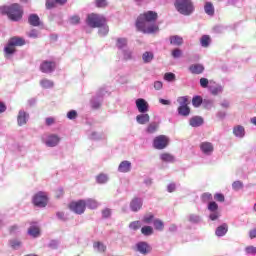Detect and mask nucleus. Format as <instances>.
<instances>
[{"mask_svg": "<svg viewBox=\"0 0 256 256\" xmlns=\"http://www.w3.org/2000/svg\"><path fill=\"white\" fill-rule=\"evenodd\" d=\"M177 103H179L180 107H186L189 105V97L187 96L178 97Z\"/></svg>", "mask_w": 256, "mask_h": 256, "instance_id": "obj_42", "label": "nucleus"}, {"mask_svg": "<svg viewBox=\"0 0 256 256\" xmlns=\"http://www.w3.org/2000/svg\"><path fill=\"white\" fill-rule=\"evenodd\" d=\"M155 55L153 54V52H144L142 55V61H144V63H151V61H153Z\"/></svg>", "mask_w": 256, "mask_h": 256, "instance_id": "obj_36", "label": "nucleus"}, {"mask_svg": "<svg viewBox=\"0 0 256 256\" xmlns=\"http://www.w3.org/2000/svg\"><path fill=\"white\" fill-rule=\"evenodd\" d=\"M141 207H143V199L142 198H134L130 202V209L133 213H137V211H141Z\"/></svg>", "mask_w": 256, "mask_h": 256, "instance_id": "obj_15", "label": "nucleus"}, {"mask_svg": "<svg viewBox=\"0 0 256 256\" xmlns=\"http://www.w3.org/2000/svg\"><path fill=\"white\" fill-rule=\"evenodd\" d=\"M193 107H201L203 105V98L201 96H194L192 98Z\"/></svg>", "mask_w": 256, "mask_h": 256, "instance_id": "obj_46", "label": "nucleus"}, {"mask_svg": "<svg viewBox=\"0 0 256 256\" xmlns=\"http://www.w3.org/2000/svg\"><path fill=\"white\" fill-rule=\"evenodd\" d=\"M2 15H8L11 21H20L23 18V8L19 4H12L10 6L0 7Z\"/></svg>", "mask_w": 256, "mask_h": 256, "instance_id": "obj_2", "label": "nucleus"}, {"mask_svg": "<svg viewBox=\"0 0 256 256\" xmlns=\"http://www.w3.org/2000/svg\"><path fill=\"white\" fill-rule=\"evenodd\" d=\"M246 255H256V247L255 246H248L245 248Z\"/></svg>", "mask_w": 256, "mask_h": 256, "instance_id": "obj_55", "label": "nucleus"}, {"mask_svg": "<svg viewBox=\"0 0 256 256\" xmlns=\"http://www.w3.org/2000/svg\"><path fill=\"white\" fill-rule=\"evenodd\" d=\"M56 67H57V64H55V62L45 60L40 64V71L42 73H53Z\"/></svg>", "mask_w": 256, "mask_h": 256, "instance_id": "obj_12", "label": "nucleus"}, {"mask_svg": "<svg viewBox=\"0 0 256 256\" xmlns=\"http://www.w3.org/2000/svg\"><path fill=\"white\" fill-rule=\"evenodd\" d=\"M136 251L141 253V255H149L151 253V246L145 241H140L136 243Z\"/></svg>", "mask_w": 256, "mask_h": 256, "instance_id": "obj_13", "label": "nucleus"}, {"mask_svg": "<svg viewBox=\"0 0 256 256\" xmlns=\"http://www.w3.org/2000/svg\"><path fill=\"white\" fill-rule=\"evenodd\" d=\"M111 213H112L111 209L105 208L104 210H102V217L104 219H108V217H111Z\"/></svg>", "mask_w": 256, "mask_h": 256, "instance_id": "obj_59", "label": "nucleus"}, {"mask_svg": "<svg viewBox=\"0 0 256 256\" xmlns=\"http://www.w3.org/2000/svg\"><path fill=\"white\" fill-rule=\"evenodd\" d=\"M201 47H209L211 45V37L209 35H203L200 38Z\"/></svg>", "mask_w": 256, "mask_h": 256, "instance_id": "obj_37", "label": "nucleus"}, {"mask_svg": "<svg viewBox=\"0 0 256 256\" xmlns=\"http://www.w3.org/2000/svg\"><path fill=\"white\" fill-rule=\"evenodd\" d=\"M169 41L171 45H174L175 47H181L183 44V37L179 35L170 36Z\"/></svg>", "mask_w": 256, "mask_h": 256, "instance_id": "obj_24", "label": "nucleus"}, {"mask_svg": "<svg viewBox=\"0 0 256 256\" xmlns=\"http://www.w3.org/2000/svg\"><path fill=\"white\" fill-rule=\"evenodd\" d=\"M17 121L19 127H23V125H27L29 121V114L25 112V110H20L17 116Z\"/></svg>", "mask_w": 256, "mask_h": 256, "instance_id": "obj_16", "label": "nucleus"}, {"mask_svg": "<svg viewBox=\"0 0 256 256\" xmlns=\"http://www.w3.org/2000/svg\"><path fill=\"white\" fill-rule=\"evenodd\" d=\"M159 15L155 11H146L140 14L136 20V27L138 31L151 35L159 31V25H157V19Z\"/></svg>", "mask_w": 256, "mask_h": 256, "instance_id": "obj_1", "label": "nucleus"}, {"mask_svg": "<svg viewBox=\"0 0 256 256\" xmlns=\"http://www.w3.org/2000/svg\"><path fill=\"white\" fill-rule=\"evenodd\" d=\"M136 107L139 113H147L149 111V103L143 98H138L136 100Z\"/></svg>", "mask_w": 256, "mask_h": 256, "instance_id": "obj_14", "label": "nucleus"}, {"mask_svg": "<svg viewBox=\"0 0 256 256\" xmlns=\"http://www.w3.org/2000/svg\"><path fill=\"white\" fill-rule=\"evenodd\" d=\"M141 233L145 237H149V236L153 235V227H151V226H143L141 228Z\"/></svg>", "mask_w": 256, "mask_h": 256, "instance_id": "obj_41", "label": "nucleus"}, {"mask_svg": "<svg viewBox=\"0 0 256 256\" xmlns=\"http://www.w3.org/2000/svg\"><path fill=\"white\" fill-rule=\"evenodd\" d=\"M107 181H109V177L107 176V174H99L96 177V182L99 183L100 185L107 183Z\"/></svg>", "mask_w": 256, "mask_h": 256, "instance_id": "obj_44", "label": "nucleus"}, {"mask_svg": "<svg viewBox=\"0 0 256 256\" xmlns=\"http://www.w3.org/2000/svg\"><path fill=\"white\" fill-rule=\"evenodd\" d=\"M154 219H155V215L148 213L143 216L142 222H144L146 225H151V223L155 221Z\"/></svg>", "mask_w": 256, "mask_h": 256, "instance_id": "obj_38", "label": "nucleus"}, {"mask_svg": "<svg viewBox=\"0 0 256 256\" xmlns=\"http://www.w3.org/2000/svg\"><path fill=\"white\" fill-rule=\"evenodd\" d=\"M204 11L207 15H210V16L215 15V7H213V3L206 2L204 6Z\"/></svg>", "mask_w": 256, "mask_h": 256, "instance_id": "obj_34", "label": "nucleus"}, {"mask_svg": "<svg viewBox=\"0 0 256 256\" xmlns=\"http://www.w3.org/2000/svg\"><path fill=\"white\" fill-rule=\"evenodd\" d=\"M208 211L210 213H214V212L219 211V205L217 204V202H215V201L209 202L208 203Z\"/></svg>", "mask_w": 256, "mask_h": 256, "instance_id": "obj_47", "label": "nucleus"}, {"mask_svg": "<svg viewBox=\"0 0 256 256\" xmlns=\"http://www.w3.org/2000/svg\"><path fill=\"white\" fill-rule=\"evenodd\" d=\"M174 7L184 17H189V15H193L195 12V5L191 0H175Z\"/></svg>", "mask_w": 256, "mask_h": 256, "instance_id": "obj_3", "label": "nucleus"}, {"mask_svg": "<svg viewBox=\"0 0 256 256\" xmlns=\"http://www.w3.org/2000/svg\"><path fill=\"white\" fill-rule=\"evenodd\" d=\"M127 43H128L127 38H117L116 39V47L120 51L125 50V48L127 47Z\"/></svg>", "mask_w": 256, "mask_h": 256, "instance_id": "obj_30", "label": "nucleus"}, {"mask_svg": "<svg viewBox=\"0 0 256 256\" xmlns=\"http://www.w3.org/2000/svg\"><path fill=\"white\" fill-rule=\"evenodd\" d=\"M200 151L206 157H211V155H213V151H215V146L211 142H201Z\"/></svg>", "mask_w": 256, "mask_h": 256, "instance_id": "obj_10", "label": "nucleus"}, {"mask_svg": "<svg viewBox=\"0 0 256 256\" xmlns=\"http://www.w3.org/2000/svg\"><path fill=\"white\" fill-rule=\"evenodd\" d=\"M70 210L76 213V215H83L85 213V200H78L76 202H72L69 205Z\"/></svg>", "mask_w": 256, "mask_h": 256, "instance_id": "obj_9", "label": "nucleus"}, {"mask_svg": "<svg viewBox=\"0 0 256 256\" xmlns=\"http://www.w3.org/2000/svg\"><path fill=\"white\" fill-rule=\"evenodd\" d=\"M93 248L95 251H98V253H105V251H107V246L102 242H94Z\"/></svg>", "mask_w": 256, "mask_h": 256, "instance_id": "obj_35", "label": "nucleus"}, {"mask_svg": "<svg viewBox=\"0 0 256 256\" xmlns=\"http://www.w3.org/2000/svg\"><path fill=\"white\" fill-rule=\"evenodd\" d=\"M28 235H30L31 237H34V238L39 237V235H41L39 226H37V225L30 226V228L28 229Z\"/></svg>", "mask_w": 256, "mask_h": 256, "instance_id": "obj_29", "label": "nucleus"}, {"mask_svg": "<svg viewBox=\"0 0 256 256\" xmlns=\"http://www.w3.org/2000/svg\"><path fill=\"white\" fill-rule=\"evenodd\" d=\"M86 23L88 27H92V29H97V27L105 25V23H107V19L104 18L103 15L92 13L87 16Z\"/></svg>", "mask_w": 256, "mask_h": 256, "instance_id": "obj_5", "label": "nucleus"}, {"mask_svg": "<svg viewBox=\"0 0 256 256\" xmlns=\"http://www.w3.org/2000/svg\"><path fill=\"white\" fill-rule=\"evenodd\" d=\"M188 69L192 75H201L205 71V66L203 64H192Z\"/></svg>", "mask_w": 256, "mask_h": 256, "instance_id": "obj_17", "label": "nucleus"}, {"mask_svg": "<svg viewBox=\"0 0 256 256\" xmlns=\"http://www.w3.org/2000/svg\"><path fill=\"white\" fill-rule=\"evenodd\" d=\"M202 105L204 109H211L213 107V100L212 99H202Z\"/></svg>", "mask_w": 256, "mask_h": 256, "instance_id": "obj_50", "label": "nucleus"}, {"mask_svg": "<svg viewBox=\"0 0 256 256\" xmlns=\"http://www.w3.org/2000/svg\"><path fill=\"white\" fill-rule=\"evenodd\" d=\"M153 225L157 231H163V227H164L163 221L156 219L153 221Z\"/></svg>", "mask_w": 256, "mask_h": 256, "instance_id": "obj_49", "label": "nucleus"}, {"mask_svg": "<svg viewBox=\"0 0 256 256\" xmlns=\"http://www.w3.org/2000/svg\"><path fill=\"white\" fill-rule=\"evenodd\" d=\"M157 131H159V123L157 122H151L146 127V133H148V135H153L157 133Z\"/></svg>", "mask_w": 256, "mask_h": 256, "instance_id": "obj_23", "label": "nucleus"}, {"mask_svg": "<svg viewBox=\"0 0 256 256\" xmlns=\"http://www.w3.org/2000/svg\"><path fill=\"white\" fill-rule=\"evenodd\" d=\"M160 159L164 163H175V156L169 153H162L160 154Z\"/></svg>", "mask_w": 256, "mask_h": 256, "instance_id": "obj_28", "label": "nucleus"}, {"mask_svg": "<svg viewBox=\"0 0 256 256\" xmlns=\"http://www.w3.org/2000/svg\"><path fill=\"white\" fill-rule=\"evenodd\" d=\"M84 203H85V208H88V209H97V207H99V202H97V200L93 198H88L84 200Z\"/></svg>", "mask_w": 256, "mask_h": 256, "instance_id": "obj_26", "label": "nucleus"}, {"mask_svg": "<svg viewBox=\"0 0 256 256\" xmlns=\"http://www.w3.org/2000/svg\"><path fill=\"white\" fill-rule=\"evenodd\" d=\"M141 227V221H133L129 224V229L132 231H137Z\"/></svg>", "mask_w": 256, "mask_h": 256, "instance_id": "obj_52", "label": "nucleus"}, {"mask_svg": "<svg viewBox=\"0 0 256 256\" xmlns=\"http://www.w3.org/2000/svg\"><path fill=\"white\" fill-rule=\"evenodd\" d=\"M98 29V35L100 37H105L109 35V26H107V23L103 24L102 26H99Z\"/></svg>", "mask_w": 256, "mask_h": 256, "instance_id": "obj_33", "label": "nucleus"}, {"mask_svg": "<svg viewBox=\"0 0 256 256\" xmlns=\"http://www.w3.org/2000/svg\"><path fill=\"white\" fill-rule=\"evenodd\" d=\"M10 247H12V249H20L22 243L20 240L18 239H12L9 241Z\"/></svg>", "mask_w": 256, "mask_h": 256, "instance_id": "obj_48", "label": "nucleus"}, {"mask_svg": "<svg viewBox=\"0 0 256 256\" xmlns=\"http://www.w3.org/2000/svg\"><path fill=\"white\" fill-rule=\"evenodd\" d=\"M190 127H201L203 125V118L201 116H193L189 120Z\"/></svg>", "mask_w": 256, "mask_h": 256, "instance_id": "obj_22", "label": "nucleus"}, {"mask_svg": "<svg viewBox=\"0 0 256 256\" xmlns=\"http://www.w3.org/2000/svg\"><path fill=\"white\" fill-rule=\"evenodd\" d=\"M42 142L46 147H57L61 143V137L57 134H47L42 136Z\"/></svg>", "mask_w": 256, "mask_h": 256, "instance_id": "obj_6", "label": "nucleus"}, {"mask_svg": "<svg viewBox=\"0 0 256 256\" xmlns=\"http://www.w3.org/2000/svg\"><path fill=\"white\" fill-rule=\"evenodd\" d=\"M131 162L124 160L122 161L118 166V172L119 173H129L131 171Z\"/></svg>", "mask_w": 256, "mask_h": 256, "instance_id": "obj_18", "label": "nucleus"}, {"mask_svg": "<svg viewBox=\"0 0 256 256\" xmlns=\"http://www.w3.org/2000/svg\"><path fill=\"white\" fill-rule=\"evenodd\" d=\"M243 187H245V185L243 184V182L241 180H236L232 183L233 191H241V189H243Z\"/></svg>", "mask_w": 256, "mask_h": 256, "instance_id": "obj_43", "label": "nucleus"}, {"mask_svg": "<svg viewBox=\"0 0 256 256\" xmlns=\"http://www.w3.org/2000/svg\"><path fill=\"white\" fill-rule=\"evenodd\" d=\"M233 135L238 139H243L245 137V127L237 125L233 128Z\"/></svg>", "mask_w": 256, "mask_h": 256, "instance_id": "obj_20", "label": "nucleus"}, {"mask_svg": "<svg viewBox=\"0 0 256 256\" xmlns=\"http://www.w3.org/2000/svg\"><path fill=\"white\" fill-rule=\"evenodd\" d=\"M214 199L215 201H219V203H223L225 201V196L221 193H216Z\"/></svg>", "mask_w": 256, "mask_h": 256, "instance_id": "obj_61", "label": "nucleus"}, {"mask_svg": "<svg viewBox=\"0 0 256 256\" xmlns=\"http://www.w3.org/2000/svg\"><path fill=\"white\" fill-rule=\"evenodd\" d=\"M67 117H68V119H70V121H73L74 119H77V111H75V110H70V111L67 113Z\"/></svg>", "mask_w": 256, "mask_h": 256, "instance_id": "obj_58", "label": "nucleus"}, {"mask_svg": "<svg viewBox=\"0 0 256 256\" xmlns=\"http://www.w3.org/2000/svg\"><path fill=\"white\" fill-rule=\"evenodd\" d=\"M171 55H172L173 59H179V57H181V55H183V52L181 51V49L175 48L174 50H172Z\"/></svg>", "mask_w": 256, "mask_h": 256, "instance_id": "obj_53", "label": "nucleus"}, {"mask_svg": "<svg viewBox=\"0 0 256 256\" xmlns=\"http://www.w3.org/2000/svg\"><path fill=\"white\" fill-rule=\"evenodd\" d=\"M164 79H165V81H168V82L175 81V74H173L171 72H167L164 75Z\"/></svg>", "mask_w": 256, "mask_h": 256, "instance_id": "obj_57", "label": "nucleus"}, {"mask_svg": "<svg viewBox=\"0 0 256 256\" xmlns=\"http://www.w3.org/2000/svg\"><path fill=\"white\" fill-rule=\"evenodd\" d=\"M23 45H25V39L21 37H12L5 46L4 53L5 55H13V53H15V47H23Z\"/></svg>", "mask_w": 256, "mask_h": 256, "instance_id": "obj_4", "label": "nucleus"}, {"mask_svg": "<svg viewBox=\"0 0 256 256\" xmlns=\"http://www.w3.org/2000/svg\"><path fill=\"white\" fill-rule=\"evenodd\" d=\"M208 89L212 95H219V93H223V86L219 84L210 85Z\"/></svg>", "mask_w": 256, "mask_h": 256, "instance_id": "obj_27", "label": "nucleus"}, {"mask_svg": "<svg viewBox=\"0 0 256 256\" xmlns=\"http://www.w3.org/2000/svg\"><path fill=\"white\" fill-rule=\"evenodd\" d=\"M191 113V109L189 106H179L178 107V114H180L182 117H189Z\"/></svg>", "mask_w": 256, "mask_h": 256, "instance_id": "obj_31", "label": "nucleus"}, {"mask_svg": "<svg viewBox=\"0 0 256 256\" xmlns=\"http://www.w3.org/2000/svg\"><path fill=\"white\" fill-rule=\"evenodd\" d=\"M53 85H54L53 81L47 78L40 80V86L42 89H51L53 88Z\"/></svg>", "mask_w": 256, "mask_h": 256, "instance_id": "obj_32", "label": "nucleus"}, {"mask_svg": "<svg viewBox=\"0 0 256 256\" xmlns=\"http://www.w3.org/2000/svg\"><path fill=\"white\" fill-rule=\"evenodd\" d=\"M28 23L32 25V27H39L41 25V19L37 14H30L28 17Z\"/></svg>", "mask_w": 256, "mask_h": 256, "instance_id": "obj_21", "label": "nucleus"}, {"mask_svg": "<svg viewBox=\"0 0 256 256\" xmlns=\"http://www.w3.org/2000/svg\"><path fill=\"white\" fill-rule=\"evenodd\" d=\"M227 231H229V227L227 224H222L216 228V235L217 237H225L227 235Z\"/></svg>", "mask_w": 256, "mask_h": 256, "instance_id": "obj_25", "label": "nucleus"}, {"mask_svg": "<svg viewBox=\"0 0 256 256\" xmlns=\"http://www.w3.org/2000/svg\"><path fill=\"white\" fill-rule=\"evenodd\" d=\"M48 247H50V249H57V247H59V241L51 240L48 244Z\"/></svg>", "mask_w": 256, "mask_h": 256, "instance_id": "obj_64", "label": "nucleus"}, {"mask_svg": "<svg viewBox=\"0 0 256 256\" xmlns=\"http://www.w3.org/2000/svg\"><path fill=\"white\" fill-rule=\"evenodd\" d=\"M188 221L190 223H193L194 225H197L198 223H201V216H199L197 214H190L188 216Z\"/></svg>", "mask_w": 256, "mask_h": 256, "instance_id": "obj_40", "label": "nucleus"}, {"mask_svg": "<svg viewBox=\"0 0 256 256\" xmlns=\"http://www.w3.org/2000/svg\"><path fill=\"white\" fill-rule=\"evenodd\" d=\"M122 54L125 61H131V59H133V51H131L130 49L122 50Z\"/></svg>", "mask_w": 256, "mask_h": 256, "instance_id": "obj_45", "label": "nucleus"}, {"mask_svg": "<svg viewBox=\"0 0 256 256\" xmlns=\"http://www.w3.org/2000/svg\"><path fill=\"white\" fill-rule=\"evenodd\" d=\"M105 93H107V91L100 90L98 94L91 99V106L93 109H99L101 107Z\"/></svg>", "mask_w": 256, "mask_h": 256, "instance_id": "obj_11", "label": "nucleus"}, {"mask_svg": "<svg viewBox=\"0 0 256 256\" xmlns=\"http://www.w3.org/2000/svg\"><path fill=\"white\" fill-rule=\"evenodd\" d=\"M219 217H221V213H219V211L210 212L209 214V218L211 219V221H217Z\"/></svg>", "mask_w": 256, "mask_h": 256, "instance_id": "obj_56", "label": "nucleus"}, {"mask_svg": "<svg viewBox=\"0 0 256 256\" xmlns=\"http://www.w3.org/2000/svg\"><path fill=\"white\" fill-rule=\"evenodd\" d=\"M96 7H107V0H95Z\"/></svg>", "mask_w": 256, "mask_h": 256, "instance_id": "obj_63", "label": "nucleus"}, {"mask_svg": "<svg viewBox=\"0 0 256 256\" xmlns=\"http://www.w3.org/2000/svg\"><path fill=\"white\" fill-rule=\"evenodd\" d=\"M168 145H169V137L165 135L156 136L153 140V147L154 149H158V151L166 149Z\"/></svg>", "mask_w": 256, "mask_h": 256, "instance_id": "obj_7", "label": "nucleus"}, {"mask_svg": "<svg viewBox=\"0 0 256 256\" xmlns=\"http://www.w3.org/2000/svg\"><path fill=\"white\" fill-rule=\"evenodd\" d=\"M79 21H81V18L77 15L70 17L71 25H78Z\"/></svg>", "mask_w": 256, "mask_h": 256, "instance_id": "obj_60", "label": "nucleus"}, {"mask_svg": "<svg viewBox=\"0 0 256 256\" xmlns=\"http://www.w3.org/2000/svg\"><path fill=\"white\" fill-rule=\"evenodd\" d=\"M32 201L35 207H40V208L47 207V202H48L47 193L46 192L36 193Z\"/></svg>", "mask_w": 256, "mask_h": 256, "instance_id": "obj_8", "label": "nucleus"}, {"mask_svg": "<svg viewBox=\"0 0 256 256\" xmlns=\"http://www.w3.org/2000/svg\"><path fill=\"white\" fill-rule=\"evenodd\" d=\"M11 235H17L21 231V226L14 224L9 229Z\"/></svg>", "mask_w": 256, "mask_h": 256, "instance_id": "obj_51", "label": "nucleus"}, {"mask_svg": "<svg viewBox=\"0 0 256 256\" xmlns=\"http://www.w3.org/2000/svg\"><path fill=\"white\" fill-rule=\"evenodd\" d=\"M201 199H202L203 203H207V202L211 201V199H213V195H211V193H209V192H206V193L202 194Z\"/></svg>", "mask_w": 256, "mask_h": 256, "instance_id": "obj_54", "label": "nucleus"}, {"mask_svg": "<svg viewBox=\"0 0 256 256\" xmlns=\"http://www.w3.org/2000/svg\"><path fill=\"white\" fill-rule=\"evenodd\" d=\"M149 121H151V117L149 116V114H147V112L141 113L136 116V122L139 125H147V123H149Z\"/></svg>", "mask_w": 256, "mask_h": 256, "instance_id": "obj_19", "label": "nucleus"}, {"mask_svg": "<svg viewBox=\"0 0 256 256\" xmlns=\"http://www.w3.org/2000/svg\"><path fill=\"white\" fill-rule=\"evenodd\" d=\"M55 5H57L56 0H47L46 1V8H48V9H53V7H55Z\"/></svg>", "mask_w": 256, "mask_h": 256, "instance_id": "obj_62", "label": "nucleus"}, {"mask_svg": "<svg viewBox=\"0 0 256 256\" xmlns=\"http://www.w3.org/2000/svg\"><path fill=\"white\" fill-rule=\"evenodd\" d=\"M89 138L92 139V141H101V139H105V134L98 133V132H91L89 135Z\"/></svg>", "mask_w": 256, "mask_h": 256, "instance_id": "obj_39", "label": "nucleus"}]
</instances>
